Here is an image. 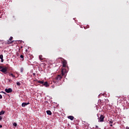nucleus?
Listing matches in <instances>:
<instances>
[{"label": "nucleus", "instance_id": "f257e3e1", "mask_svg": "<svg viewBox=\"0 0 129 129\" xmlns=\"http://www.w3.org/2000/svg\"><path fill=\"white\" fill-rule=\"evenodd\" d=\"M66 73H67V71L65 69H63L61 70V74L58 75L56 76V77L53 80V82L54 83H56V82H59L61 81V79L62 78V76H65L66 75Z\"/></svg>", "mask_w": 129, "mask_h": 129}, {"label": "nucleus", "instance_id": "f03ea898", "mask_svg": "<svg viewBox=\"0 0 129 129\" xmlns=\"http://www.w3.org/2000/svg\"><path fill=\"white\" fill-rule=\"evenodd\" d=\"M59 59L61 60L63 67H66L67 66V60L62 57H59Z\"/></svg>", "mask_w": 129, "mask_h": 129}, {"label": "nucleus", "instance_id": "7ed1b4c3", "mask_svg": "<svg viewBox=\"0 0 129 129\" xmlns=\"http://www.w3.org/2000/svg\"><path fill=\"white\" fill-rule=\"evenodd\" d=\"M1 71V72H3L5 74H7V71H8V68L2 67Z\"/></svg>", "mask_w": 129, "mask_h": 129}, {"label": "nucleus", "instance_id": "20e7f679", "mask_svg": "<svg viewBox=\"0 0 129 129\" xmlns=\"http://www.w3.org/2000/svg\"><path fill=\"white\" fill-rule=\"evenodd\" d=\"M105 116H104V115L101 114L99 118V121H100V122H103V121H104V118H105Z\"/></svg>", "mask_w": 129, "mask_h": 129}, {"label": "nucleus", "instance_id": "39448f33", "mask_svg": "<svg viewBox=\"0 0 129 129\" xmlns=\"http://www.w3.org/2000/svg\"><path fill=\"white\" fill-rule=\"evenodd\" d=\"M5 91L7 93H11L13 92V89L12 88L6 89Z\"/></svg>", "mask_w": 129, "mask_h": 129}, {"label": "nucleus", "instance_id": "423d86ee", "mask_svg": "<svg viewBox=\"0 0 129 129\" xmlns=\"http://www.w3.org/2000/svg\"><path fill=\"white\" fill-rule=\"evenodd\" d=\"M28 104H30V103L29 102H28V103H22V107H25V106H26V105H28Z\"/></svg>", "mask_w": 129, "mask_h": 129}, {"label": "nucleus", "instance_id": "0eeeda50", "mask_svg": "<svg viewBox=\"0 0 129 129\" xmlns=\"http://www.w3.org/2000/svg\"><path fill=\"white\" fill-rule=\"evenodd\" d=\"M42 85H44V86H45V87H48V86H49V85H48V82H43Z\"/></svg>", "mask_w": 129, "mask_h": 129}, {"label": "nucleus", "instance_id": "6e6552de", "mask_svg": "<svg viewBox=\"0 0 129 129\" xmlns=\"http://www.w3.org/2000/svg\"><path fill=\"white\" fill-rule=\"evenodd\" d=\"M68 118H69V119H71V120H73V119H74V116L70 115L68 116Z\"/></svg>", "mask_w": 129, "mask_h": 129}, {"label": "nucleus", "instance_id": "1a4fd4ad", "mask_svg": "<svg viewBox=\"0 0 129 129\" xmlns=\"http://www.w3.org/2000/svg\"><path fill=\"white\" fill-rule=\"evenodd\" d=\"M46 113L47 114H48V115H51V114H52V112H51L50 110L46 111Z\"/></svg>", "mask_w": 129, "mask_h": 129}, {"label": "nucleus", "instance_id": "9d476101", "mask_svg": "<svg viewBox=\"0 0 129 129\" xmlns=\"http://www.w3.org/2000/svg\"><path fill=\"white\" fill-rule=\"evenodd\" d=\"M39 59L41 61H43V60H44V58H43V55H39Z\"/></svg>", "mask_w": 129, "mask_h": 129}, {"label": "nucleus", "instance_id": "9b49d317", "mask_svg": "<svg viewBox=\"0 0 129 129\" xmlns=\"http://www.w3.org/2000/svg\"><path fill=\"white\" fill-rule=\"evenodd\" d=\"M9 76H12V77H13V78H15V77H16V76L14 75V74H11L10 73H9Z\"/></svg>", "mask_w": 129, "mask_h": 129}, {"label": "nucleus", "instance_id": "f8f14e48", "mask_svg": "<svg viewBox=\"0 0 129 129\" xmlns=\"http://www.w3.org/2000/svg\"><path fill=\"white\" fill-rule=\"evenodd\" d=\"M2 114H5V111L2 110L0 112V115H2Z\"/></svg>", "mask_w": 129, "mask_h": 129}, {"label": "nucleus", "instance_id": "ddd939ff", "mask_svg": "<svg viewBox=\"0 0 129 129\" xmlns=\"http://www.w3.org/2000/svg\"><path fill=\"white\" fill-rule=\"evenodd\" d=\"M20 58H21L22 61H24V55H20Z\"/></svg>", "mask_w": 129, "mask_h": 129}, {"label": "nucleus", "instance_id": "4468645a", "mask_svg": "<svg viewBox=\"0 0 129 129\" xmlns=\"http://www.w3.org/2000/svg\"><path fill=\"white\" fill-rule=\"evenodd\" d=\"M13 42H14V41L10 42L9 40H8V41H7V44H8V45H10V44H12V43H13Z\"/></svg>", "mask_w": 129, "mask_h": 129}, {"label": "nucleus", "instance_id": "2eb2a0df", "mask_svg": "<svg viewBox=\"0 0 129 129\" xmlns=\"http://www.w3.org/2000/svg\"><path fill=\"white\" fill-rule=\"evenodd\" d=\"M109 124L113 123V121L112 119H111L109 121Z\"/></svg>", "mask_w": 129, "mask_h": 129}, {"label": "nucleus", "instance_id": "dca6fc26", "mask_svg": "<svg viewBox=\"0 0 129 129\" xmlns=\"http://www.w3.org/2000/svg\"><path fill=\"white\" fill-rule=\"evenodd\" d=\"M0 59H4V55L3 54L0 55Z\"/></svg>", "mask_w": 129, "mask_h": 129}, {"label": "nucleus", "instance_id": "f3484780", "mask_svg": "<svg viewBox=\"0 0 129 129\" xmlns=\"http://www.w3.org/2000/svg\"><path fill=\"white\" fill-rule=\"evenodd\" d=\"M38 83H40L41 84H43L44 83V81H38Z\"/></svg>", "mask_w": 129, "mask_h": 129}, {"label": "nucleus", "instance_id": "a211bd4d", "mask_svg": "<svg viewBox=\"0 0 129 129\" xmlns=\"http://www.w3.org/2000/svg\"><path fill=\"white\" fill-rule=\"evenodd\" d=\"M21 72L22 73H23V72H24V69H23V68H21Z\"/></svg>", "mask_w": 129, "mask_h": 129}, {"label": "nucleus", "instance_id": "6ab92c4d", "mask_svg": "<svg viewBox=\"0 0 129 129\" xmlns=\"http://www.w3.org/2000/svg\"><path fill=\"white\" fill-rule=\"evenodd\" d=\"M17 85H18V86H20V85H21V83H20V82H17Z\"/></svg>", "mask_w": 129, "mask_h": 129}, {"label": "nucleus", "instance_id": "aec40b11", "mask_svg": "<svg viewBox=\"0 0 129 129\" xmlns=\"http://www.w3.org/2000/svg\"><path fill=\"white\" fill-rule=\"evenodd\" d=\"M13 125H14V126H17V123H16V122H14V123H13Z\"/></svg>", "mask_w": 129, "mask_h": 129}, {"label": "nucleus", "instance_id": "412c9836", "mask_svg": "<svg viewBox=\"0 0 129 129\" xmlns=\"http://www.w3.org/2000/svg\"><path fill=\"white\" fill-rule=\"evenodd\" d=\"M13 40V37L11 36L10 37V38H9V41H12Z\"/></svg>", "mask_w": 129, "mask_h": 129}, {"label": "nucleus", "instance_id": "4be33fe9", "mask_svg": "<svg viewBox=\"0 0 129 129\" xmlns=\"http://www.w3.org/2000/svg\"><path fill=\"white\" fill-rule=\"evenodd\" d=\"M3 98V96L0 94V99H2Z\"/></svg>", "mask_w": 129, "mask_h": 129}, {"label": "nucleus", "instance_id": "5701e85b", "mask_svg": "<svg viewBox=\"0 0 129 129\" xmlns=\"http://www.w3.org/2000/svg\"><path fill=\"white\" fill-rule=\"evenodd\" d=\"M1 62L3 63L4 62V58H1Z\"/></svg>", "mask_w": 129, "mask_h": 129}, {"label": "nucleus", "instance_id": "b1692460", "mask_svg": "<svg viewBox=\"0 0 129 129\" xmlns=\"http://www.w3.org/2000/svg\"><path fill=\"white\" fill-rule=\"evenodd\" d=\"M2 93H4V94H6V92H4V91H2L1 92Z\"/></svg>", "mask_w": 129, "mask_h": 129}, {"label": "nucleus", "instance_id": "393cba45", "mask_svg": "<svg viewBox=\"0 0 129 129\" xmlns=\"http://www.w3.org/2000/svg\"><path fill=\"white\" fill-rule=\"evenodd\" d=\"M2 119H3V117H2V116H0V121L1 120H2Z\"/></svg>", "mask_w": 129, "mask_h": 129}, {"label": "nucleus", "instance_id": "a878e982", "mask_svg": "<svg viewBox=\"0 0 129 129\" xmlns=\"http://www.w3.org/2000/svg\"><path fill=\"white\" fill-rule=\"evenodd\" d=\"M33 76H35L36 75V74L35 73H33Z\"/></svg>", "mask_w": 129, "mask_h": 129}, {"label": "nucleus", "instance_id": "bb28decb", "mask_svg": "<svg viewBox=\"0 0 129 129\" xmlns=\"http://www.w3.org/2000/svg\"><path fill=\"white\" fill-rule=\"evenodd\" d=\"M8 80L9 81V82H11L12 81V80L11 79H8Z\"/></svg>", "mask_w": 129, "mask_h": 129}, {"label": "nucleus", "instance_id": "cd10ccee", "mask_svg": "<svg viewBox=\"0 0 129 129\" xmlns=\"http://www.w3.org/2000/svg\"><path fill=\"white\" fill-rule=\"evenodd\" d=\"M126 129H129V127L128 126H126Z\"/></svg>", "mask_w": 129, "mask_h": 129}, {"label": "nucleus", "instance_id": "c85d7f7f", "mask_svg": "<svg viewBox=\"0 0 129 129\" xmlns=\"http://www.w3.org/2000/svg\"><path fill=\"white\" fill-rule=\"evenodd\" d=\"M2 127H3V125H0V128H2Z\"/></svg>", "mask_w": 129, "mask_h": 129}, {"label": "nucleus", "instance_id": "c756f323", "mask_svg": "<svg viewBox=\"0 0 129 129\" xmlns=\"http://www.w3.org/2000/svg\"><path fill=\"white\" fill-rule=\"evenodd\" d=\"M1 69H2V66H0V71H1Z\"/></svg>", "mask_w": 129, "mask_h": 129}, {"label": "nucleus", "instance_id": "7c9ffc66", "mask_svg": "<svg viewBox=\"0 0 129 129\" xmlns=\"http://www.w3.org/2000/svg\"><path fill=\"white\" fill-rule=\"evenodd\" d=\"M96 128H98V126H96Z\"/></svg>", "mask_w": 129, "mask_h": 129}, {"label": "nucleus", "instance_id": "2f4dec72", "mask_svg": "<svg viewBox=\"0 0 129 129\" xmlns=\"http://www.w3.org/2000/svg\"><path fill=\"white\" fill-rule=\"evenodd\" d=\"M110 126H112V124H110Z\"/></svg>", "mask_w": 129, "mask_h": 129}]
</instances>
